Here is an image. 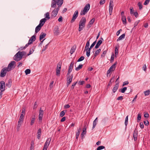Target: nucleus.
<instances>
[{"instance_id":"1","label":"nucleus","mask_w":150,"mask_h":150,"mask_svg":"<svg viewBox=\"0 0 150 150\" xmlns=\"http://www.w3.org/2000/svg\"><path fill=\"white\" fill-rule=\"evenodd\" d=\"M63 2V0H52L51 7L52 8H55L57 4L58 7L60 8L62 6Z\"/></svg>"},{"instance_id":"2","label":"nucleus","mask_w":150,"mask_h":150,"mask_svg":"<svg viewBox=\"0 0 150 150\" xmlns=\"http://www.w3.org/2000/svg\"><path fill=\"white\" fill-rule=\"evenodd\" d=\"M86 20L85 17H83L81 19L79 24V31H81L85 26Z\"/></svg>"},{"instance_id":"3","label":"nucleus","mask_w":150,"mask_h":150,"mask_svg":"<svg viewBox=\"0 0 150 150\" xmlns=\"http://www.w3.org/2000/svg\"><path fill=\"white\" fill-rule=\"evenodd\" d=\"M90 8V5L89 4H87L84 7V9L81 11L80 13V15H85L89 10Z\"/></svg>"},{"instance_id":"4","label":"nucleus","mask_w":150,"mask_h":150,"mask_svg":"<svg viewBox=\"0 0 150 150\" xmlns=\"http://www.w3.org/2000/svg\"><path fill=\"white\" fill-rule=\"evenodd\" d=\"M16 62L14 61H12L8 65V67H6L7 70L9 71L14 68L16 67Z\"/></svg>"},{"instance_id":"5","label":"nucleus","mask_w":150,"mask_h":150,"mask_svg":"<svg viewBox=\"0 0 150 150\" xmlns=\"http://www.w3.org/2000/svg\"><path fill=\"white\" fill-rule=\"evenodd\" d=\"M9 71L8 69L7 70L6 67H4L1 69V71L0 76L1 77H3L5 76L6 75L7 72Z\"/></svg>"},{"instance_id":"6","label":"nucleus","mask_w":150,"mask_h":150,"mask_svg":"<svg viewBox=\"0 0 150 150\" xmlns=\"http://www.w3.org/2000/svg\"><path fill=\"white\" fill-rule=\"evenodd\" d=\"M51 140V139L50 138H48L47 139L44 146L42 150H47V148L50 143Z\"/></svg>"},{"instance_id":"7","label":"nucleus","mask_w":150,"mask_h":150,"mask_svg":"<svg viewBox=\"0 0 150 150\" xmlns=\"http://www.w3.org/2000/svg\"><path fill=\"white\" fill-rule=\"evenodd\" d=\"M19 51L14 56L13 59L16 61H18L22 59V57L20 54Z\"/></svg>"},{"instance_id":"8","label":"nucleus","mask_w":150,"mask_h":150,"mask_svg":"<svg viewBox=\"0 0 150 150\" xmlns=\"http://www.w3.org/2000/svg\"><path fill=\"white\" fill-rule=\"evenodd\" d=\"M59 9V8L58 7L54 8L51 13V17H55L57 15Z\"/></svg>"},{"instance_id":"9","label":"nucleus","mask_w":150,"mask_h":150,"mask_svg":"<svg viewBox=\"0 0 150 150\" xmlns=\"http://www.w3.org/2000/svg\"><path fill=\"white\" fill-rule=\"evenodd\" d=\"M113 1L112 0H110L109 2V13L110 15L112 14V10L113 7Z\"/></svg>"},{"instance_id":"10","label":"nucleus","mask_w":150,"mask_h":150,"mask_svg":"<svg viewBox=\"0 0 150 150\" xmlns=\"http://www.w3.org/2000/svg\"><path fill=\"white\" fill-rule=\"evenodd\" d=\"M6 87L4 81H1L0 82V90L1 91H4L5 90Z\"/></svg>"},{"instance_id":"11","label":"nucleus","mask_w":150,"mask_h":150,"mask_svg":"<svg viewBox=\"0 0 150 150\" xmlns=\"http://www.w3.org/2000/svg\"><path fill=\"white\" fill-rule=\"evenodd\" d=\"M78 15V11H76L74 12L72 17V18L71 21V22L72 23L74 22L75 19L77 18Z\"/></svg>"},{"instance_id":"12","label":"nucleus","mask_w":150,"mask_h":150,"mask_svg":"<svg viewBox=\"0 0 150 150\" xmlns=\"http://www.w3.org/2000/svg\"><path fill=\"white\" fill-rule=\"evenodd\" d=\"M73 77V75L72 74H71V76H68L67 78V86H68L71 83V82L72 81V78Z\"/></svg>"},{"instance_id":"13","label":"nucleus","mask_w":150,"mask_h":150,"mask_svg":"<svg viewBox=\"0 0 150 150\" xmlns=\"http://www.w3.org/2000/svg\"><path fill=\"white\" fill-rule=\"evenodd\" d=\"M41 108L39 111V120H42L43 116V111L41 110Z\"/></svg>"},{"instance_id":"14","label":"nucleus","mask_w":150,"mask_h":150,"mask_svg":"<svg viewBox=\"0 0 150 150\" xmlns=\"http://www.w3.org/2000/svg\"><path fill=\"white\" fill-rule=\"evenodd\" d=\"M138 135V131L137 129H135L133 134V137L134 138V139L135 141H136L137 139Z\"/></svg>"},{"instance_id":"15","label":"nucleus","mask_w":150,"mask_h":150,"mask_svg":"<svg viewBox=\"0 0 150 150\" xmlns=\"http://www.w3.org/2000/svg\"><path fill=\"white\" fill-rule=\"evenodd\" d=\"M46 20L47 19L45 18L42 19L40 21V23L38 25L42 27L44 24Z\"/></svg>"},{"instance_id":"16","label":"nucleus","mask_w":150,"mask_h":150,"mask_svg":"<svg viewBox=\"0 0 150 150\" xmlns=\"http://www.w3.org/2000/svg\"><path fill=\"white\" fill-rule=\"evenodd\" d=\"M94 21L95 19L94 18H93L92 19H91L87 25V28H90L91 27V25L93 24Z\"/></svg>"},{"instance_id":"17","label":"nucleus","mask_w":150,"mask_h":150,"mask_svg":"<svg viewBox=\"0 0 150 150\" xmlns=\"http://www.w3.org/2000/svg\"><path fill=\"white\" fill-rule=\"evenodd\" d=\"M117 62H115L113 65H112L110 68V70H111L112 71H114L115 69L116 65L117 64Z\"/></svg>"},{"instance_id":"18","label":"nucleus","mask_w":150,"mask_h":150,"mask_svg":"<svg viewBox=\"0 0 150 150\" xmlns=\"http://www.w3.org/2000/svg\"><path fill=\"white\" fill-rule=\"evenodd\" d=\"M41 134V129L40 128L39 129L38 131L37 135V138L38 139H40Z\"/></svg>"},{"instance_id":"19","label":"nucleus","mask_w":150,"mask_h":150,"mask_svg":"<svg viewBox=\"0 0 150 150\" xmlns=\"http://www.w3.org/2000/svg\"><path fill=\"white\" fill-rule=\"evenodd\" d=\"M119 87V83H116L112 89V91L113 93H115L118 88Z\"/></svg>"},{"instance_id":"20","label":"nucleus","mask_w":150,"mask_h":150,"mask_svg":"<svg viewBox=\"0 0 150 150\" xmlns=\"http://www.w3.org/2000/svg\"><path fill=\"white\" fill-rule=\"evenodd\" d=\"M86 126H85V127L83 128V130L81 134V137L82 139V138H84V135L86 133Z\"/></svg>"},{"instance_id":"21","label":"nucleus","mask_w":150,"mask_h":150,"mask_svg":"<svg viewBox=\"0 0 150 150\" xmlns=\"http://www.w3.org/2000/svg\"><path fill=\"white\" fill-rule=\"evenodd\" d=\"M46 35V34L44 33H42L40 35V40H41L44 38Z\"/></svg>"},{"instance_id":"22","label":"nucleus","mask_w":150,"mask_h":150,"mask_svg":"<svg viewBox=\"0 0 150 150\" xmlns=\"http://www.w3.org/2000/svg\"><path fill=\"white\" fill-rule=\"evenodd\" d=\"M77 130V132H76V139H78L79 137L81 131V128H79V129H78Z\"/></svg>"},{"instance_id":"23","label":"nucleus","mask_w":150,"mask_h":150,"mask_svg":"<svg viewBox=\"0 0 150 150\" xmlns=\"http://www.w3.org/2000/svg\"><path fill=\"white\" fill-rule=\"evenodd\" d=\"M12 83V81L11 79H10L8 80V82L6 83V86L8 88H10L11 87V84Z\"/></svg>"},{"instance_id":"24","label":"nucleus","mask_w":150,"mask_h":150,"mask_svg":"<svg viewBox=\"0 0 150 150\" xmlns=\"http://www.w3.org/2000/svg\"><path fill=\"white\" fill-rule=\"evenodd\" d=\"M102 41L101 40H99L97 42L96 45L95 46V48L96 49L98 48L100 45L101 44Z\"/></svg>"},{"instance_id":"25","label":"nucleus","mask_w":150,"mask_h":150,"mask_svg":"<svg viewBox=\"0 0 150 150\" xmlns=\"http://www.w3.org/2000/svg\"><path fill=\"white\" fill-rule=\"evenodd\" d=\"M76 48V46H73L71 48L70 53L71 54H72L75 51Z\"/></svg>"},{"instance_id":"26","label":"nucleus","mask_w":150,"mask_h":150,"mask_svg":"<svg viewBox=\"0 0 150 150\" xmlns=\"http://www.w3.org/2000/svg\"><path fill=\"white\" fill-rule=\"evenodd\" d=\"M42 27L38 25L35 28V33H38L41 29Z\"/></svg>"},{"instance_id":"27","label":"nucleus","mask_w":150,"mask_h":150,"mask_svg":"<svg viewBox=\"0 0 150 150\" xmlns=\"http://www.w3.org/2000/svg\"><path fill=\"white\" fill-rule=\"evenodd\" d=\"M125 33L122 34L121 35L117 40V41H118L120 40L123 38H124L125 37Z\"/></svg>"},{"instance_id":"28","label":"nucleus","mask_w":150,"mask_h":150,"mask_svg":"<svg viewBox=\"0 0 150 150\" xmlns=\"http://www.w3.org/2000/svg\"><path fill=\"white\" fill-rule=\"evenodd\" d=\"M22 123H23V122L21 121H18V123L17 128L18 131L19 130L21 124H22Z\"/></svg>"},{"instance_id":"29","label":"nucleus","mask_w":150,"mask_h":150,"mask_svg":"<svg viewBox=\"0 0 150 150\" xmlns=\"http://www.w3.org/2000/svg\"><path fill=\"white\" fill-rule=\"evenodd\" d=\"M100 51L101 49H100L97 50L96 51L94 55V57H96L97 56L98 54H99Z\"/></svg>"},{"instance_id":"30","label":"nucleus","mask_w":150,"mask_h":150,"mask_svg":"<svg viewBox=\"0 0 150 150\" xmlns=\"http://www.w3.org/2000/svg\"><path fill=\"white\" fill-rule=\"evenodd\" d=\"M24 115H23V114H21V116H20L19 121H21L23 122L24 118Z\"/></svg>"},{"instance_id":"31","label":"nucleus","mask_w":150,"mask_h":150,"mask_svg":"<svg viewBox=\"0 0 150 150\" xmlns=\"http://www.w3.org/2000/svg\"><path fill=\"white\" fill-rule=\"evenodd\" d=\"M122 19L124 24H125L126 23V17L125 16H122Z\"/></svg>"},{"instance_id":"32","label":"nucleus","mask_w":150,"mask_h":150,"mask_svg":"<svg viewBox=\"0 0 150 150\" xmlns=\"http://www.w3.org/2000/svg\"><path fill=\"white\" fill-rule=\"evenodd\" d=\"M83 66V64H80L76 68L75 70L76 71L79 70L80 69H81L82 68Z\"/></svg>"},{"instance_id":"33","label":"nucleus","mask_w":150,"mask_h":150,"mask_svg":"<svg viewBox=\"0 0 150 150\" xmlns=\"http://www.w3.org/2000/svg\"><path fill=\"white\" fill-rule=\"evenodd\" d=\"M59 33V30L58 28H57L55 30L54 33L55 35H58Z\"/></svg>"},{"instance_id":"34","label":"nucleus","mask_w":150,"mask_h":150,"mask_svg":"<svg viewBox=\"0 0 150 150\" xmlns=\"http://www.w3.org/2000/svg\"><path fill=\"white\" fill-rule=\"evenodd\" d=\"M115 56L117 57V56L118 55V48L117 47H115Z\"/></svg>"},{"instance_id":"35","label":"nucleus","mask_w":150,"mask_h":150,"mask_svg":"<svg viewBox=\"0 0 150 150\" xmlns=\"http://www.w3.org/2000/svg\"><path fill=\"white\" fill-rule=\"evenodd\" d=\"M114 78H115V76H114L113 77H112V78L111 79L110 81L109 82V83L108 85V86H109L111 84L112 82H114Z\"/></svg>"},{"instance_id":"36","label":"nucleus","mask_w":150,"mask_h":150,"mask_svg":"<svg viewBox=\"0 0 150 150\" xmlns=\"http://www.w3.org/2000/svg\"><path fill=\"white\" fill-rule=\"evenodd\" d=\"M144 93L145 96H148L150 94V91L149 90H148L144 92Z\"/></svg>"},{"instance_id":"37","label":"nucleus","mask_w":150,"mask_h":150,"mask_svg":"<svg viewBox=\"0 0 150 150\" xmlns=\"http://www.w3.org/2000/svg\"><path fill=\"white\" fill-rule=\"evenodd\" d=\"M33 51H34L33 48H31L30 49V50L29 53L27 54V56H28L30 55V54H31L33 52Z\"/></svg>"},{"instance_id":"38","label":"nucleus","mask_w":150,"mask_h":150,"mask_svg":"<svg viewBox=\"0 0 150 150\" xmlns=\"http://www.w3.org/2000/svg\"><path fill=\"white\" fill-rule=\"evenodd\" d=\"M127 89V88L126 87H124L123 88L121 89L120 91L122 93H124Z\"/></svg>"},{"instance_id":"39","label":"nucleus","mask_w":150,"mask_h":150,"mask_svg":"<svg viewBox=\"0 0 150 150\" xmlns=\"http://www.w3.org/2000/svg\"><path fill=\"white\" fill-rule=\"evenodd\" d=\"M137 5L139 7V9H142L143 7V6L142 3L140 2H139L138 3Z\"/></svg>"},{"instance_id":"40","label":"nucleus","mask_w":150,"mask_h":150,"mask_svg":"<svg viewBox=\"0 0 150 150\" xmlns=\"http://www.w3.org/2000/svg\"><path fill=\"white\" fill-rule=\"evenodd\" d=\"M45 18H47V19H49L50 18V17L49 13V12L47 13L46 14H45Z\"/></svg>"},{"instance_id":"41","label":"nucleus","mask_w":150,"mask_h":150,"mask_svg":"<svg viewBox=\"0 0 150 150\" xmlns=\"http://www.w3.org/2000/svg\"><path fill=\"white\" fill-rule=\"evenodd\" d=\"M35 117H33L32 118L31 121L30 122V125H33L35 122Z\"/></svg>"},{"instance_id":"42","label":"nucleus","mask_w":150,"mask_h":150,"mask_svg":"<svg viewBox=\"0 0 150 150\" xmlns=\"http://www.w3.org/2000/svg\"><path fill=\"white\" fill-rule=\"evenodd\" d=\"M30 70L29 69H26L25 71L26 75H28V74H30Z\"/></svg>"},{"instance_id":"43","label":"nucleus","mask_w":150,"mask_h":150,"mask_svg":"<svg viewBox=\"0 0 150 150\" xmlns=\"http://www.w3.org/2000/svg\"><path fill=\"white\" fill-rule=\"evenodd\" d=\"M74 64V62H71V64H70V66L69 67V68L72 69H73Z\"/></svg>"},{"instance_id":"44","label":"nucleus","mask_w":150,"mask_h":150,"mask_svg":"<svg viewBox=\"0 0 150 150\" xmlns=\"http://www.w3.org/2000/svg\"><path fill=\"white\" fill-rule=\"evenodd\" d=\"M33 145L34 142L33 141H32L31 142V146L29 150H33L34 148Z\"/></svg>"},{"instance_id":"45","label":"nucleus","mask_w":150,"mask_h":150,"mask_svg":"<svg viewBox=\"0 0 150 150\" xmlns=\"http://www.w3.org/2000/svg\"><path fill=\"white\" fill-rule=\"evenodd\" d=\"M84 57L83 56H81L77 60V62H79L83 61L84 59Z\"/></svg>"},{"instance_id":"46","label":"nucleus","mask_w":150,"mask_h":150,"mask_svg":"<svg viewBox=\"0 0 150 150\" xmlns=\"http://www.w3.org/2000/svg\"><path fill=\"white\" fill-rule=\"evenodd\" d=\"M20 54L21 55V56L22 57H22L23 56H24L26 54V52H25L24 51H22V52H20L19 51Z\"/></svg>"},{"instance_id":"47","label":"nucleus","mask_w":150,"mask_h":150,"mask_svg":"<svg viewBox=\"0 0 150 150\" xmlns=\"http://www.w3.org/2000/svg\"><path fill=\"white\" fill-rule=\"evenodd\" d=\"M105 147L103 146H98L97 149V150H100L105 148Z\"/></svg>"},{"instance_id":"48","label":"nucleus","mask_w":150,"mask_h":150,"mask_svg":"<svg viewBox=\"0 0 150 150\" xmlns=\"http://www.w3.org/2000/svg\"><path fill=\"white\" fill-rule=\"evenodd\" d=\"M61 65L59 63L57 64V69L60 70L61 69Z\"/></svg>"},{"instance_id":"49","label":"nucleus","mask_w":150,"mask_h":150,"mask_svg":"<svg viewBox=\"0 0 150 150\" xmlns=\"http://www.w3.org/2000/svg\"><path fill=\"white\" fill-rule=\"evenodd\" d=\"M30 39L32 40L33 41H34L36 40V35H33L30 38Z\"/></svg>"},{"instance_id":"50","label":"nucleus","mask_w":150,"mask_h":150,"mask_svg":"<svg viewBox=\"0 0 150 150\" xmlns=\"http://www.w3.org/2000/svg\"><path fill=\"white\" fill-rule=\"evenodd\" d=\"M65 112L64 110L62 111L60 113V116L62 117L65 115Z\"/></svg>"},{"instance_id":"51","label":"nucleus","mask_w":150,"mask_h":150,"mask_svg":"<svg viewBox=\"0 0 150 150\" xmlns=\"http://www.w3.org/2000/svg\"><path fill=\"white\" fill-rule=\"evenodd\" d=\"M49 45V43L47 44L45 46H44L42 50V51H45L46 49L47 48L48 45Z\"/></svg>"},{"instance_id":"52","label":"nucleus","mask_w":150,"mask_h":150,"mask_svg":"<svg viewBox=\"0 0 150 150\" xmlns=\"http://www.w3.org/2000/svg\"><path fill=\"white\" fill-rule=\"evenodd\" d=\"M128 116H127L125 119V124L126 126H127L128 124Z\"/></svg>"},{"instance_id":"53","label":"nucleus","mask_w":150,"mask_h":150,"mask_svg":"<svg viewBox=\"0 0 150 150\" xmlns=\"http://www.w3.org/2000/svg\"><path fill=\"white\" fill-rule=\"evenodd\" d=\"M77 83V82L73 83L71 86V89H73L74 88V86L76 85Z\"/></svg>"},{"instance_id":"54","label":"nucleus","mask_w":150,"mask_h":150,"mask_svg":"<svg viewBox=\"0 0 150 150\" xmlns=\"http://www.w3.org/2000/svg\"><path fill=\"white\" fill-rule=\"evenodd\" d=\"M107 53V50H105L102 53L101 55V57H104L105 56V54H106Z\"/></svg>"},{"instance_id":"55","label":"nucleus","mask_w":150,"mask_h":150,"mask_svg":"<svg viewBox=\"0 0 150 150\" xmlns=\"http://www.w3.org/2000/svg\"><path fill=\"white\" fill-rule=\"evenodd\" d=\"M60 70L56 69V75L57 76L59 75L60 74Z\"/></svg>"},{"instance_id":"56","label":"nucleus","mask_w":150,"mask_h":150,"mask_svg":"<svg viewBox=\"0 0 150 150\" xmlns=\"http://www.w3.org/2000/svg\"><path fill=\"white\" fill-rule=\"evenodd\" d=\"M149 2V0H146L144 3V5H146L148 4Z\"/></svg>"},{"instance_id":"57","label":"nucleus","mask_w":150,"mask_h":150,"mask_svg":"<svg viewBox=\"0 0 150 150\" xmlns=\"http://www.w3.org/2000/svg\"><path fill=\"white\" fill-rule=\"evenodd\" d=\"M38 105H37V103L36 102H35L34 104V105L33 107V109H35L36 108H37Z\"/></svg>"},{"instance_id":"58","label":"nucleus","mask_w":150,"mask_h":150,"mask_svg":"<svg viewBox=\"0 0 150 150\" xmlns=\"http://www.w3.org/2000/svg\"><path fill=\"white\" fill-rule=\"evenodd\" d=\"M114 59V54H113L111 56V57L110 62L111 63L113 61Z\"/></svg>"},{"instance_id":"59","label":"nucleus","mask_w":150,"mask_h":150,"mask_svg":"<svg viewBox=\"0 0 150 150\" xmlns=\"http://www.w3.org/2000/svg\"><path fill=\"white\" fill-rule=\"evenodd\" d=\"M105 2V0H101L100 1V5L104 4Z\"/></svg>"},{"instance_id":"60","label":"nucleus","mask_w":150,"mask_h":150,"mask_svg":"<svg viewBox=\"0 0 150 150\" xmlns=\"http://www.w3.org/2000/svg\"><path fill=\"white\" fill-rule=\"evenodd\" d=\"M96 43V41H94L91 45V48H92L95 45Z\"/></svg>"},{"instance_id":"61","label":"nucleus","mask_w":150,"mask_h":150,"mask_svg":"<svg viewBox=\"0 0 150 150\" xmlns=\"http://www.w3.org/2000/svg\"><path fill=\"white\" fill-rule=\"evenodd\" d=\"M139 125H140V127L141 129H142L144 128V125L142 122H141L140 123Z\"/></svg>"},{"instance_id":"62","label":"nucleus","mask_w":150,"mask_h":150,"mask_svg":"<svg viewBox=\"0 0 150 150\" xmlns=\"http://www.w3.org/2000/svg\"><path fill=\"white\" fill-rule=\"evenodd\" d=\"M144 116L145 118H147L149 117V114H148L147 112L145 113L144 115Z\"/></svg>"},{"instance_id":"63","label":"nucleus","mask_w":150,"mask_h":150,"mask_svg":"<svg viewBox=\"0 0 150 150\" xmlns=\"http://www.w3.org/2000/svg\"><path fill=\"white\" fill-rule=\"evenodd\" d=\"M123 97L122 96H119L117 98V100H123Z\"/></svg>"},{"instance_id":"64","label":"nucleus","mask_w":150,"mask_h":150,"mask_svg":"<svg viewBox=\"0 0 150 150\" xmlns=\"http://www.w3.org/2000/svg\"><path fill=\"white\" fill-rule=\"evenodd\" d=\"M144 122L145 125L147 126L149 125V122L147 120H146V121H144Z\"/></svg>"}]
</instances>
